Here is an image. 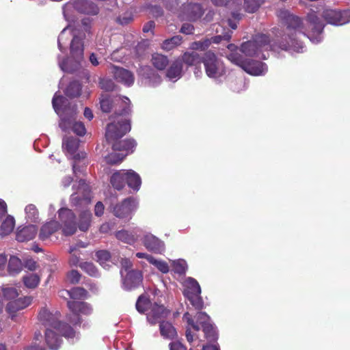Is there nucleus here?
<instances>
[{
    "label": "nucleus",
    "mask_w": 350,
    "mask_h": 350,
    "mask_svg": "<svg viewBox=\"0 0 350 350\" xmlns=\"http://www.w3.org/2000/svg\"><path fill=\"white\" fill-rule=\"evenodd\" d=\"M279 16L286 20L287 27L284 33L273 44H271L269 38L265 34L256 35L251 40L243 43L240 51L245 56L256 57L265 59L268 51L283 50L289 53H303L305 46L298 39V35L306 36L307 29L301 18L291 14L287 11H280Z\"/></svg>",
    "instance_id": "f257e3e1"
},
{
    "label": "nucleus",
    "mask_w": 350,
    "mask_h": 350,
    "mask_svg": "<svg viewBox=\"0 0 350 350\" xmlns=\"http://www.w3.org/2000/svg\"><path fill=\"white\" fill-rule=\"evenodd\" d=\"M91 32L90 21L84 18L76 27L72 29L70 25L66 27L58 37V48L64 53L70 42V55L66 58H61L58 55V64L61 70L66 72L77 70L83 61V40Z\"/></svg>",
    "instance_id": "f03ea898"
},
{
    "label": "nucleus",
    "mask_w": 350,
    "mask_h": 350,
    "mask_svg": "<svg viewBox=\"0 0 350 350\" xmlns=\"http://www.w3.org/2000/svg\"><path fill=\"white\" fill-rule=\"evenodd\" d=\"M100 105L101 110L105 113L109 112L113 105L118 107V109L116 108L113 122L107 126L105 137L107 141L121 138L131 131L129 116L131 113V104L129 98L121 96L111 98L102 95Z\"/></svg>",
    "instance_id": "7ed1b4c3"
},
{
    "label": "nucleus",
    "mask_w": 350,
    "mask_h": 350,
    "mask_svg": "<svg viewBox=\"0 0 350 350\" xmlns=\"http://www.w3.org/2000/svg\"><path fill=\"white\" fill-rule=\"evenodd\" d=\"M60 313L55 311L51 312L46 308H42L38 314L39 321L46 327L45 340L48 347L57 350L62 344V338L57 334L58 332L68 340H74L79 338V333L74 328L59 321Z\"/></svg>",
    "instance_id": "20e7f679"
},
{
    "label": "nucleus",
    "mask_w": 350,
    "mask_h": 350,
    "mask_svg": "<svg viewBox=\"0 0 350 350\" xmlns=\"http://www.w3.org/2000/svg\"><path fill=\"white\" fill-rule=\"evenodd\" d=\"M53 107L56 113L59 116V126L64 132L73 131L79 136H83L86 133L85 127L83 122L76 120V107H70L66 98L59 95L56 92L52 100Z\"/></svg>",
    "instance_id": "39448f33"
},
{
    "label": "nucleus",
    "mask_w": 350,
    "mask_h": 350,
    "mask_svg": "<svg viewBox=\"0 0 350 350\" xmlns=\"http://www.w3.org/2000/svg\"><path fill=\"white\" fill-rule=\"evenodd\" d=\"M59 225L56 221H51L44 224L39 233V239L42 241L48 239L51 234L58 229L62 228V232L66 236L73 234L77 230L75 216L71 210L61 208L58 211Z\"/></svg>",
    "instance_id": "423d86ee"
},
{
    "label": "nucleus",
    "mask_w": 350,
    "mask_h": 350,
    "mask_svg": "<svg viewBox=\"0 0 350 350\" xmlns=\"http://www.w3.org/2000/svg\"><path fill=\"white\" fill-rule=\"evenodd\" d=\"M183 319L188 324L186 330V338L189 342L191 343L195 339L198 338V336L195 332L200 330V325L202 327L205 338L210 340L217 339V334L216 328L211 323L210 317L206 313L198 312L196 316V322L191 318L189 312H186L183 315Z\"/></svg>",
    "instance_id": "0eeeda50"
},
{
    "label": "nucleus",
    "mask_w": 350,
    "mask_h": 350,
    "mask_svg": "<svg viewBox=\"0 0 350 350\" xmlns=\"http://www.w3.org/2000/svg\"><path fill=\"white\" fill-rule=\"evenodd\" d=\"M202 63L206 76L220 83L226 75L224 62L213 52L208 51L202 56Z\"/></svg>",
    "instance_id": "6e6552de"
},
{
    "label": "nucleus",
    "mask_w": 350,
    "mask_h": 350,
    "mask_svg": "<svg viewBox=\"0 0 350 350\" xmlns=\"http://www.w3.org/2000/svg\"><path fill=\"white\" fill-rule=\"evenodd\" d=\"M136 309L140 313L148 311L147 320L152 325L160 322L167 314L163 306L151 304L148 299L143 295L139 297L136 302Z\"/></svg>",
    "instance_id": "1a4fd4ad"
},
{
    "label": "nucleus",
    "mask_w": 350,
    "mask_h": 350,
    "mask_svg": "<svg viewBox=\"0 0 350 350\" xmlns=\"http://www.w3.org/2000/svg\"><path fill=\"white\" fill-rule=\"evenodd\" d=\"M227 57L231 62L239 66L245 72L252 75H264L268 70L265 63L254 60H247L237 53H231Z\"/></svg>",
    "instance_id": "9d476101"
},
{
    "label": "nucleus",
    "mask_w": 350,
    "mask_h": 350,
    "mask_svg": "<svg viewBox=\"0 0 350 350\" xmlns=\"http://www.w3.org/2000/svg\"><path fill=\"white\" fill-rule=\"evenodd\" d=\"M306 21L308 27L311 29V31L307 35V37L314 44H318L323 40L322 32L324 25L317 16L314 10H311L307 16Z\"/></svg>",
    "instance_id": "9b49d317"
},
{
    "label": "nucleus",
    "mask_w": 350,
    "mask_h": 350,
    "mask_svg": "<svg viewBox=\"0 0 350 350\" xmlns=\"http://www.w3.org/2000/svg\"><path fill=\"white\" fill-rule=\"evenodd\" d=\"M67 305L72 312L71 316L68 317V321L75 325H80L81 323L79 314L88 315L92 311L90 305L85 302L68 301Z\"/></svg>",
    "instance_id": "f8f14e48"
},
{
    "label": "nucleus",
    "mask_w": 350,
    "mask_h": 350,
    "mask_svg": "<svg viewBox=\"0 0 350 350\" xmlns=\"http://www.w3.org/2000/svg\"><path fill=\"white\" fill-rule=\"evenodd\" d=\"M137 208V201L133 198H129L114 206L112 208V212L116 217L129 220L131 218L132 213Z\"/></svg>",
    "instance_id": "ddd939ff"
},
{
    "label": "nucleus",
    "mask_w": 350,
    "mask_h": 350,
    "mask_svg": "<svg viewBox=\"0 0 350 350\" xmlns=\"http://www.w3.org/2000/svg\"><path fill=\"white\" fill-rule=\"evenodd\" d=\"M323 17L329 24L342 25L350 21V11L327 9L323 12Z\"/></svg>",
    "instance_id": "4468645a"
},
{
    "label": "nucleus",
    "mask_w": 350,
    "mask_h": 350,
    "mask_svg": "<svg viewBox=\"0 0 350 350\" xmlns=\"http://www.w3.org/2000/svg\"><path fill=\"white\" fill-rule=\"evenodd\" d=\"M72 7L79 12L87 14L95 15L98 12V8L94 3L86 0H79L74 3H66L63 6V14L66 20H68L67 11Z\"/></svg>",
    "instance_id": "2eb2a0df"
},
{
    "label": "nucleus",
    "mask_w": 350,
    "mask_h": 350,
    "mask_svg": "<svg viewBox=\"0 0 350 350\" xmlns=\"http://www.w3.org/2000/svg\"><path fill=\"white\" fill-rule=\"evenodd\" d=\"M79 144V140L73 137H65L62 142V148L68 157L77 161L84 159L86 157L85 152H77Z\"/></svg>",
    "instance_id": "dca6fc26"
},
{
    "label": "nucleus",
    "mask_w": 350,
    "mask_h": 350,
    "mask_svg": "<svg viewBox=\"0 0 350 350\" xmlns=\"http://www.w3.org/2000/svg\"><path fill=\"white\" fill-rule=\"evenodd\" d=\"M78 184V191L71 196V203L74 206H85L90 202V187L82 179Z\"/></svg>",
    "instance_id": "f3484780"
},
{
    "label": "nucleus",
    "mask_w": 350,
    "mask_h": 350,
    "mask_svg": "<svg viewBox=\"0 0 350 350\" xmlns=\"http://www.w3.org/2000/svg\"><path fill=\"white\" fill-rule=\"evenodd\" d=\"M203 10L200 4L186 3L183 5L178 17L182 20L195 21L201 17Z\"/></svg>",
    "instance_id": "a211bd4d"
},
{
    "label": "nucleus",
    "mask_w": 350,
    "mask_h": 350,
    "mask_svg": "<svg viewBox=\"0 0 350 350\" xmlns=\"http://www.w3.org/2000/svg\"><path fill=\"white\" fill-rule=\"evenodd\" d=\"M122 278V288L131 291L139 286L142 282L143 275L138 270H131L124 274Z\"/></svg>",
    "instance_id": "6ab92c4d"
},
{
    "label": "nucleus",
    "mask_w": 350,
    "mask_h": 350,
    "mask_svg": "<svg viewBox=\"0 0 350 350\" xmlns=\"http://www.w3.org/2000/svg\"><path fill=\"white\" fill-rule=\"evenodd\" d=\"M144 247L155 254H162L165 251V243L163 241L150 233H146L142 238Z\"/></svg>",
    "instance_id": "aec40b11"
},
{
    "label": "nucleus",
    "mask_w": 350,
    "mask_h": 350,
    "mask_svg": "<svg viewBox=\"0 0 350 350\" xmlns=\"http://www.w3.org/2000/svg\"><path fill=\"white\" fill-rule=\"evenodd\" d=\"M180 59L182 63H185L188 66H196L194 75L196 77L202 76V72L197 68V66L202 62V57L199 53L196 51H187L182 55Z\"/></svg>",
    "instance_id": "412c9836"
},
{
    "label": "nucleus",
    "mask_w": 350,
    "mask_h": 350,
    "mask_svg": "<svg viewBox=\"0 0 350 350\" xmlns=\"http://www.w3.org/2000/svg\"><path fill=\"white\" fill-rule=\"evenodd\" d=\"M112 68L113 76L118 82L128 87L133 84L135 77L131 71L117 66H113Z\"/></svg>",
    "instance_id": "4be33fe9"
},
{
    "label": "nucleus",
    "mask_w": 350,
    "mask_h": 350,
    "mask_svg": "<svg viewBox=\"0 0 350 350\" xmlns=\"http://www.w3.org/2000/svg\"><path fill=\"white\" fill-rule=\"evenodd\" d=\"M139 75L146 80V83L149 86L155 87L161 82V77L148 66L142 67Z\"/></svg>",
    "instance_id": "5701e85b"
},
{
    "label": "nucleus",
    "mask_w": 350,
    "mask_h": 350,
    "mask_svg": "<svg viewBox=\"0 0 350 350\" xmlns=\"http://www.w3.org/2000/svg\"><path fill=\"white\" fill-rule=\"evenodd\" d=\"M31 303L30 297H24L10 301L6 306V311L10 314H13L18 310H23L27 307Z\"/></svg>",
    "instance_id": "b1692460"
},
{
    "label": "nucleus",
    "mask_w": 350,
    "mask_h": 350,
    "mask_svg": "<svg viewBox=\"0 0 350 350\" xmlns=\"http://www.w3.org/2000/svg\"><path fill=\"white\" fill-rule=\"evenodd\" d=\"M37 234V227L35 225H28L19 228L16 232V239L20 242L28 241L33 239Z\"/></svg>",
    "instance_id": "393cba45"
},
{
    "label": "nucleus",
    "mask_w": 350,
    "mask_h": 350,
    "mask_svg": "<svg viewBox=\"0 0 350 350\" xmlns=\"http://www.w3.org/2000/svg\"><path fill=\"white\" fill-rule=\"evenodd\" d=\"M140 233L139 228H135L132 232L122 230L116 232V237L124 243L133 244L137 240Z\"/></svg>",
    "instance_id": "a878e982"
},
{
    "label": "nucleus",
    "mask_w": 350,
    "mask_h": 350,
    "mask_svg": "<svg viewBox=\"0 0 350 350\" xmlns=\"http://www.w3.org/2000/svg\"><path fill=\"white\" fill-rule=\"evenodd\" d=\"M183 64L180 59L174 61L166 72L167 79L172 82L178 81L182 76Z\"/></svg>",
    "instance_id": "bb28decb"
},
{
    "label": "nucleus",
    "mask_w": 350,
    "mask_h": 350,
    "mask_svg": "<svg viewBox=\"0 0 350 350\" xmlns=\"http://www.w3.org/2000/svg\"><path fill=\"white\" fill-rule=\"evenodd\" d=\"M125 180L128 186L134 191H139L142 185L140 176L132 170H125Z\"/></svg>",
    "instance_id": "cd10ccee"
},
{
    "label": "nucleus",
    "mask_w": 350,
    "mask_h": 350,
    "mask_svg": "<svg viewBox=\"0 0 350 350\" xmlns=\"http://www.w3.org/2000/svg\"><path fill=\"white\" fill-rule=\"evenodd\" d=\"M136 144L135 141L133 139L119 141L113 144V150L122 152L127 155L133 152Z\"/></svg>",
    "instance_id": "c85d7f7f"
},
{
    "label": "nucleus",
    "mask_w": 350,
    "mask_h": 350,
    "mask_svg": "<svg viewBox=\"0 0 350 350\" xmlns=\"http://www.w3.org/2000/svg\"><path fill=\"white\" fill-rule=\"evenodd\" d=\"M184 295L185 297L190 295H200L201 288L198 282L192 278H187L184 282Z\"/></svg>",
    "instance_id": "c756f323"
},
{
    "label": "nucleus",
    "mask_w": 350,
    "mask_h": 350,
    "mask_svg": "<svg viewBox=\"0 0 350 350\" xmlns=\"http://www.w3.org/2000/svg\"><path fill=\"white\" fill-rule=\"evenodd\" d=\"M110 183L115 189L118 190L122 189L126 183L125 170L114 172L111 177Z\"/></svg>",
    "instance_id": "7c9ffc66"
},
{
    "label": "nucleus",
    "mask_w": 350,
    "mask_h": 350,
    "mask_svg": "<svg viewBox=\"0 0 350 350\" xmlns=\"http://www.w3.org/2000/svg\"><path fill=\"white\" fill-rule=\"evenodd\" d=\"M25 219L27 222L38 223L40 221L39 211L33 204L27 205L25 208Z\"/></svg>",
    "instance_id": "2f4dec72"
},
{
    "label": "nucleus",
    "mask_w": 350,
    "mask_h": 350,
    "mask_svg": "<svg viewBox=\"0 0 350 350\" xmlns=\"http://www.w3.org/2000/svg\"><path fill=\"white\" fill-rule=\"evenodd\" d=\"M23 268L21 260L15 256H12L10 258L8 265V271L10 275H14L20 273Z\"/></svg>",
    "instance_id": "473e14b6"
},
{
    "label": "nucleus",
    "mask_w": 350,
    "mask_h": 350,
    "mask_svg": "<svg viewBox=\"0 0 350 350\" xmlns=\"http://www.w3.org/2000/svg\"><path fill=\"white\" fill-rule=\"evenodd\" d=\"M15 226V219L12 216L8 215L3 221L1 228L0 235L5 236L11 233Z\"/></svg>",
    "instance_id": "72a5a7b5"
},
{
    "label": "nucleus",
    "mask_w": 350,
    "mask_h": 350,
    "mask_svg": "<svg viewBox=\"0 0 350 350\" xmlns=\"http://www.w3.org/2000/svg\"><path fill=\"white\" fill-rule=\"evenodd\" d=\"M160 332L163 337L168 339H173L176 335L175 328L170 323L165 321L161 322Z\"/></svg>",
    "instance_id": "f704fd0d"
},
{
    "label": "nucleus",
    "mask_w": 350,
    "mask_h": 350,
    "mask_svg": "<svg viewBox=\"0 0 350 350\" xmlns=\"http://www.w3.org/2000/svg\"><path fill=\"white\" fill-rule=\"evenodd\" d=\"M152 65L158 70H162L165 68L169 64L167 57L159 53L152 55L151 59Z\"/></svg>",
    "instance_id": "c9c22d12"
},
{
    "label": "nucleus",
    "mask_w": 350,
    "mask_h": 350,
    "mask_svg": "<svg viewBox=\"0 0 350 350\" xmlns=\"http://www.w3.org/2000/svg\"><path fill=\"white\" fill-rule=\"evenodd\" d=\"M96 256L100 265L105 269H109L111 262L110 253L107 250H99L96 253Z\"/></svg>",
    "instance_id": "e433bc0d"
},
{
    "label": "nucleus",
    "mask_w": 350,
    "mask_h": 350,
    "mask_svg": "<svg viewBox=\"0 0 350 350\" xmlns=\"http://www.w3.org/2000/svg\"><path fill=\"white\" fill-rule=\"evenodd\" d=\"M92 214L90 211H84L80 215L79 228L81 231H86L88 230L90 221H91Z\"/></svg>",
    "instance_id": "4c0bfd02"
},
{
    "label": "nucleus",
    "mask_w": 350,
    "mask_h": 350,
    "mask_svg": "<svg viewBox=\"0 0 350 350\" xmlns=\"http://www.w3.org/2000/svg\"><path fill=\"white\" fill-rule=\"evenodd\" d=\"M81 85L77 81L71 82L66 89L65 94L69 97H77L81 94Z\"/></svg>",
    "instance_id": "58836bf2"
},
{
    "label": "nucleus",
    "mask_w": 350,
    "mask_h": 350,
    "mask_svg": "<svg viewBox=\"0 0 350 350\" xmlns=\"http://www.w3.org/2000/svg\"><path fill=\"white\" fill-rule=\"evenodd\" d=\"M182 42V37L180 36H175L170 39L165 40L162 44V49L165 51H170Z\"/></svg>",
    "instance_id": "ea45409f"
},
{
    "label": "nucleus",
    "mask_w": 350,
    "mask_h": 350,
    "mask_svg": "<svg viewBox=\"0 0 350 350\" xmlns=\"http://www.w3.org/2000/svg\"><path fill=\"white\" fill-rule=\"evenodd\" d=\"M105 157L106 163L109 164H116L121 162L126 156V154L119 151H114Z\"/></svg>",
    "instance_id": "a19ab883"
},
{
    "label": "nucleus",
    "mask_w": 350,
    "mask_h": 350,
    "mask_svg": "<svg viewBox=\"0 0 350 350\" xmlns=\"http://www.w3.org/2000/svg\"><path fill=\"white\" fill-rule=\"evenodd\" d=\"M40 277L36 273H29L23 277L25 285L29 288H36L40 282Z\"/></svg>",
    "instance_id": "79ce46f5"
},
{
    "label": "nucleus",
    "mask_w": 350,
    "mask_h": 350,
    "mask_svg": "<svg viewBox=\"0 0 350 350\" xmlns=\"http://www.w3.org/2000/svg\"><path fill=\"white\" fill-rule=\"evenodd\" d=\"M79 266L90 276L97 277L99 275L97 268L92 262H81Z\"/></svg>",
    "instance_id": "37998d69"
},
{
    "label": "nucleus",
    "mask_w": 350,
    "mask_h": 350,
    "mask_svg": "<svg viewBox=\"0 0 350 350\" xmlns=\"http://www.w3.org/2000/svg\"><path fill=\"white\" fill-rule=\"evenodd\" d=\"M263 3V0H244L245 9L247 12H256Z\"/></svg>",
    "instance_id": "c03bdc74"
},
{
    "label": "nucleus",
    "mask_w": 350,
    "mask_h": 350,
    "mask_svg": "<svg viewBox=\"0 0 350 350\" xmlns=\"http://www.w3.org/2000/svg\"><path fill=\"white\" fill-rule=\"evenodd\" d=\"M174 271L178 274H184L187 269V264L183 259H178L172 262Z\"/></svg>",
    "instance_id": "a18cd8bd"
},
{
    "label": "nucleus",
    "mask_w": 350,
    "mask_h": 350,
    "mask_svg": "<svg viewBox=\"0 0 350 350\" xmlns=\"http://www.w3.org/2000/svg\"><path fill=\"white\" fill-rule=\"evenodd\" d=\"M211 44V40L208 38L204 40L193 42L191 44L190 48L196 51H204L207 49Z\"/></svg>",
    "instance_id": "49530a36"
},
{
    "label": "nucleus",
    "mask_w": 350,
    "mask_h": 350,
    "mask_svg": "<svg viewBox=\"0 0 350 350\" xmlns=\"http://www.w3.org/2000/svg\"><path fill=\"white\" fill-rule=\"evenodd\" d=\"M3 297L7 299H15L18 295V291L12 286H5L1 288Z\"/></svg>",
    "instance_id": "de8ad7c7"
},
{
    "label": "nucleus",
    "mask_w": 350,
    "mask_h": 350,
    "mask_svg": "<svg viewBox=\"0 0 350 350\" xmlns=\"http://www.w3.org/2000/svg\"><path fill=\"white\" fill-rule=\"evenodd\" d=\"M186 297L190 301L191 304L196 309H201L203 308L204 303L200 295H190Z\"/></svg>",
    "instance_id": "09e8293b"
},
{
    "label": "nucleus",
    "mask_w": 350,
    "mask_h": 350,
    "mask_svg": "<svg viewBox=\"0 0 350 350\" xmlns=\"http://www.w3.org/2000/svg\"><path fill=\"white\" fill-rule=\"evenodd\" d=\"M87 297V291L81 287H75L71 289V299H84Z\"/></svg>",
    "instance_id": "8fccbe9b"
},
{
    "label": "nucleus",
    "mask_w": 350,
    "mask_h": 350,
    "mask_svg": "<svg viewBox=\"0 0 350 350\" xmlns=\"http://www.w3.org/2000/svg\"><path fill=\"white\" fill-rule=\"evenodd\" d=\"M231 34L232 31L228 29L224 33L214 36L210 40H211V42H213V43L219 44L222 40L228 41L231 38Z\"/></svg>",
    "instance_id": "3c124183"
},
{
    "label": "nucleus",
    "mask_w": 350,
    "mask_h": 350,
    "mask_svg": "<svg viewBox=\"0 0 350 350\" xmlns=\"http://www.w3.org/2000/svg\"><path fill=\"white\" fill-rule=\"evenodd\" d=\"M151 264L154 265L160 271L163 273H166L169 271V266L167 263L163 260H157L154 258Z\"/></svg>",
    "instance_id": "603ef678"
},
{
    "label": "nucleus",
    "mask_w": 350,
    "mask_h": 350,
    "mask_svg": "<svg viewBox=\"0 0 350 350\" xmlns=\"http://www.w3.org/2000/svg\"><path fill=\"white\" fill-rule=\"evenodd\" d=\"M114 83L111 79H100L99 81V87L105 91H112L114 88Z\"/></svg>",
    "instance_id": "864d4df0"
},
{
    "label": "nucleus",
    "mask_w": 350,
    "mask_h": 350,
    "mask_svg": "<svg viewBox=\"0 0 350 350\" xmlns=\"http://www.w3.org/2000/svg\"><path fill=\"white\" fill-rule=\"evenodd\" d=\"M120 263L122 266L120 273L122 276H124V274L131 271L130 269L132 267V262L128 258H122Z\"/></svg>",
    "instance_id": "5fc2aeb1"
},
{
    "label": "nucleus",
    "mask_w": 350,
    "mask_h": 350,
    "mask_svg": "<svg viewBox=\"0 0 350 350\" xmlns=\"http://www.w3.org/2000/svg\"><path fill=\"white\" fill-rule=\"evenodd\" d=\"M81 275L76 270H72L67 275L68 280L72 284L77 283L79 281Z\"/></svg>",
    "instance_id": "6e6d98bb"
},
{
    "label": "nucleus",
    "mask_w": 350,
    "mask_h": 350,
    "mask_svg": "<svg viewBox=\"0 0 350 350\" xmlns=\"http://www.w3.org/2000/svg\"><path fill=\"white\" fill-rule=\"evenodd\" d=\"M7 262V257L3 254H0V276L5 275V267Z\"/></svg>",
    "instance_id": "4d7b16f0"
},
{
    "label": "nucleus",
    "mask_w": 350,
    "mask_h": 350,
    "mask_svg": "<svg viewBox=\"0 0 350 350\" xmlns=\"http://www.w3.org/2000/svg\"><path fill=\"white\" fill-rule=\"evenodd\" d=\"M194 27L192 25L189 23H185L183 25L180 29V32L187 35L193 33Z\"/></svg>",
    "instance_id": "13d9d810"
},
{
    "label": "nucleus",
    "mask_w": 350,
    "mask_h": 350,
    "mask_svg": "<svg viewBox=\"0 0 350 350\" xmlns=\"http://www.w3.org/2000/svg\"><path fill=\"white\" fill-rule=\"evenodd\" d=\"M104 205L101 202H98L94 207V213L96 216L100 217L104 213Z\"/></svg>",
    "instance_id": "bf43d9fd"
},
{
    "label": "nucleus",
    "mask_w": 350,
    "mask_h": 350,
    "mask_svg": "<svg viewBox=\"0 0 350 350\" xmlns=\"http://www.w3.org/2000/svg\"><path fill=\"white\" fill-rule=\"evenodd\" d=\"M170 350H187L186 347L179 342H173L170 344Z\"/></svg>",
    "instance_id": "052dcab7"
},
{
    "label": "nucleus",
    "mask_w": 350,
    "mask_h": 350,
    "mask_svg": "<svg viewBox=\"0 0 350 350\" xmlns=\"http://www.w3.org/2000/svg\"><path fill=\"white\" fill-rule=\"evenodd\" d=\"M135 256L139 258H146L150 263L152 262L154 258L151 255L144 252H137Z\"/></svg>",
    "instance_id": "680f3d73"
},
{
    "label": "nucleus",
    "mask_w": 350,
    "mask_h": 350,
    "mask_svg": "<svg viewBox=\"0 0 350 350\" xmlns=\"http://www.w3.org/2000/svg\"><path fill=\"white\" fill-rule=\"evenodd\" d=\"M112 229V226L109 223H105L100 227V232L102 233H107Z\"/></svg>",
    "instance_id": "e2e57ef3"
},
{
    "label": "nucleus",
    "mask_w": 350,
    "mask_h": 350,
    "mask_svg": "<svg viewBox=\"0 0 350 350\" xmlns=\"http://www.w3.org/2000/svg\"><path fill=\"white\" fill-rule=\"evenodd\" d=\"M72 182V178L70 176H66L64 177L62 180V185L64 187H68L70 186L71 183Z\"/></svg>",
    "instance_id": "0e129e2a"
},
{
    "label": "nucleus",
    "mask_w": 350,
    "mask_h": 350,
    "mask_svg": "<svg viewBox=\"0 0 350 350\" xmlns=\"http://www.w3.org/2000/svg\"><path fill=\"white\" fill-rule=\"evenodd\" d=\"M25 267L31 271H33L37 267L36 262L31 259L27 260L25 262Z\"/></svg>",
    "instance_id": "69168bd1"
},
{
    "label": "nucleus",
    "mask_w": 350,
    "mask_h": 350,
    "mask_svg": "<svg viewBox=\"0 0 350 350\" xmlns=\"http://www.w3.org/2000/svg\"><path fill=\"white\" fill-rule=\"evenodd\" d=\"M59 296L65 299H67L68 298H71V290H61L59 291Z\"/></svg>",
    "instance_id": "338daca9"
},
{
    "label": "nucleus",
    "mask_w": 350,
    "mask_h": 350,
    "mask_svg": "<svg viewBox=\"0 0 350 350\" xmlns=\"http://www.w3.org/2000/svg\"><path fill=\"white\" fill-rule=\"evenodd\" d=\"M178 0H167L165 1V6L167 9L172 10L175 5H178Z\"/></svg>",
    "instance_id": "774afa93"
}]
</instances>
